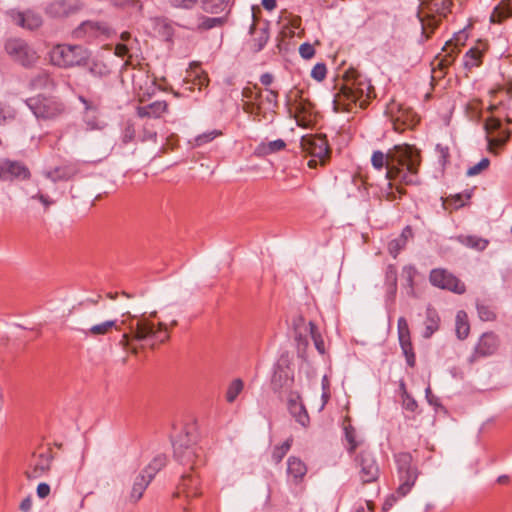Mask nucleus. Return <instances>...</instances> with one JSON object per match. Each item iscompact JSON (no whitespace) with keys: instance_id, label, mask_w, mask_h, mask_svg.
Listing matches in <instances>:
<instances>
[{"instance_id":"obj_1","label":"nucleus","mask_w":512,"mask_h":512,"mask_svg":"<svg viewBox=\"0 0 512 512\" xmlns=\"http://www.w3.org/2000/svg\"><path fill=\"white\" fill-rule=\"evenodd\" d=\"M371 163L377 170L386 168V179L397 180L407 185L420 184L418 171L421 164L420 151L413 145L399 144L385 154L380 150L373 152Z\"/></svg>"},{"instance_id":"obj_2","label":"nucleus","mask_w":512,"mask_h":512,"mask_svg":"<svg viewBox=\"0 0 512 512\" xmlns=\"http://www.w3.org/2000/svg\"><path fill=\"white\" fill-rule=\"evenodd\" d=\"M345 83L340 92L333 99L334 110H349L351 104H359L365 108L374 96V88L371 81L354 68L345 72Z\"/></svg>"},{"instance_id":"obj_3","label":"nucleus","mask_w":512,"mask_h":512,"mask_svg":"<svg viewBox=\"0 0 512 512\" xmlns=\"http://www.w3.org/2000/svg\"><path fill=\"white\" fill-rule=\"evenodd\" d=\"M91 52L77 44H56L49 51L50 63L62 69L84 67Z\"/></svg>"},{"instance_id":"obj_4","label":"nucleus","mask_w":512,"mask_h":512,"mask_svg":"<svg viewBox=\"0 0 512 512\" xmlns=\"http://www.w3.org/2000/svg\"><path fill=\"white\" fill-rule=\"evenodd\" d=\"M193 427L186 428L176 440L172 442L174 458L182 465L190 466L192 470L202 464L200 448L196 445V435L191 431Z\"/></svg>"},{"instance_id":"obj_5","label":"nucleus","mask_w":512,"mask_h":512,"mask_svg":"<svg viewBox=\"0 0 512 512\" xmlns=\"http://www.w3.org/2000/svg\"><path fill=\"white\" fill-rule=\"evenodd\" d=\"M129 329L133 339L137 341L158 340L164 343L170 338L165 323L159 322L156 328L155 324L146 318L139 319L135 325L130 324Z\"/></svg>"},{"instance_id":"obj_6","label":"nucleus","mask_w":512,"mask_h":512,"mask_svg":"<svg viewBox=\"0 0 512 512\" xmlns=\"http://www.w3.org/2000/svg\"><path fill=\"white\" fill-rule=\"evenodd\" d=\"M300 145L303 152L313 157L308 162L310 168H315L318 162L324 165L329 158L330 148L325 135H305Z\"/></svg>"},{"instance_id":"obj_7","label":"nucleus","mask_w":512,"mask_h":512,"mask_svg":"<svg viewBox=\"0 0 512 512\" xmlns=\"http://www.w3.org/2000/svg\"><path fill=\"white\" fill-rule=\"evenodd\" d=\"M26 104L36 118L50 120L64 111V105L52 96L37 95L26 100Z\"/></svg>"},{"instance_id":"obj_8","label":"nucleus","mask_w":512,"mask_h":512,"mask_svg":"<svg viewBox=\"0 0 512 512\" xmlns=\"http://www.w3.org/2000/svg\"><path fill=\"white\" fill-rule=\"evenodd\" d=\"M5 51L14 62L25 68L34 66L39 59L35 49L20 38L8 39L5 43Z\"/></svg>"},{"instance_id":"obj_9","label":"nucleus","mask_w":512,"mask_h":512,"mask_svg":"<svg viewBox=\"0 0 512 512\" xmlns=\"http://www.w3.org/2000/svg\"><path fill=\"white\" fill-rule=\"evenodd\" d=\"M397 464L400 485L397 488L399 496H406L414 486L418 471L412 465V456L409 453H399L395 457Z\"/></svg>"},{"instance_id":"obj_10","label":"nucleus","mask_w":512,"mask_h":512,"mask_svg":"<svg viewBox=\"0 0 512 512\" xmlns=\"http://www.w3.org/2000/svg\"><path fill=\"white\" fill-rule=\"evenodd\" d=\"M30 176L29 168L22 161L0 158V181H24Z\"/></svg>"},{"instance_id":"obj_11","label":"nucleus","mask_w":512,"mask_h":512,"mask_svg":"<svg viewBox=\"0 0 512 512\" xmlns=\"http://www.w3.org/2000/svg\"><path fill=\"white\" fill-rule=\"evenodd\" d=\"M359 467V476L363 484L375 482L380 474L378 463L369 451H361L356 459Z\"/></svg>"},{"instance_id":"obj_12","label":"nucleus","mask_w":512,"mask_h":512,"mask_svg":"<svg viewBox=\"0 0 512 512\" xmlns=\"http://www.w3.org/2000/svg\"><path fill=\"white\" fill-rule=\"evenodd\" d=\"M429 280L433 286L446 289L457 294L465 292V284L445 269H433Z\"/></svg>"},{"instance_id":"obj_13","label":"nucleus","mask_w":512,"mask_h":512,"mask_svg":"<svg viewBox=\"0 0 512 512\" xmlns=\"http://www.w3.org/2000/svg\"><path fill=\"white\" fill-rule=\"evenodd\" d=\"M110 33L109 26L104 22L84 21L76 29L73 30L72 36L75 39L92 40L101 35Z\"/></svg>"},{"instance_id":"obj_14","label":"nucleus","mask_w":512,"mask_h":512,"mask_svg":"<svg viewBox=\"0 0 512 512\" xmlns=\"http://www.w3.org/2000/svg\"><path fill=\"white\" fill-rule=\"evenodd\" d=\"M80 8L79 0H53L47 5L45 11L52 18H62L77 12Z\"/></svg>"},{"instance_id":"obj_15","label":"nucleus","mask_w":512,"mask_h":512,"mask_svg":"<svg viewBox=\"0 0 512 512\" xmlns=\"http://www.w3.org/2000/svg\"><path fill=\"white\" fill-rule=\"evenodd\" d=\"M499 346L498 336L493 332H486L480 337L473 355L471 362L475 361L478 357H486L494 354Z\"/></svg>"},{"instance_id":"obj_16","label":"nucleus","mask_w":512,"mask_h":512,"mask_svg":"<svg viewBox=\"0 0 512 512\" xmlns=\"http://www.w3.org/2000/svg\"><path fill=\"white\" fill-rule=\"evenodd\" d=\"M79 172L78 166L75 163H68L62 166L55 167L52 170L43 172V175L50 179L52 182L68 181L75 177Z\"/></svg>"},{"instance_id":"obj_17","label":"nucleus","mask_w":512,"mask_h":512,"mask_svg":"<svg viewBox=\"0 0 512 512\" xmlns=\"http://www.w3.org/2000/svg\"><path fill=\"white\" fill-rule=\"evenodd\" d=\"M13 20L18 26L29 30L37 29L42 24L41 16L33 11L17 12Z\"/></svg>"},{"instance_id":"obj_18","label":"nucleus","mask_w":512,"mask_h":512,"mask_svg":"<svg viewBox=\"0 0 512 512\" xmlns=\"http://www.w3.org/2000/svg\"><path fill=\"white\" fill-rule=\"evenodd\" d=\"M52 458L53 457L50 452L40 454L33 467L26 471V477L28 479H37L41 477L50 469Z\"/></svg>"},{"instance_id":"obj_19","label":"nucleus","mask_w":512,"mask_h":512,"mask_svg":"<svg viewBox=\"0 0 512 512\" xmlns=\"http://www.w3.org/2000/svg\"><path fill=\"white\" fill-rule=\"evenodd\" d=\"M198 485L199 479L197 476L184 473L181 477V482L178 486L176 495L184 493L186 497H196L200 494L198 491Z\"/></svg>"},{"instance_id":"obj_20","label":"nucleus","mask_w":512,"mask_h":512,"mask_svg":"<svg viewBox=\"0 0 512 512\" xmlns=\"http://www.w3.org/2000/svg\"><path fill=\"white\" fill-rule=\"evenodd\" d=\"M151 481L152 480L142 472L137 475L134 479L133 486L129 494V501L131 503H137L142 498Z\"/></svg>"},{"instance_id":"obj_21","label":"nucleus","mask_w":512,"mask_h":512,"mask_svg":"<svg viewBox=\"0 0 512 512\" xmlns=\"http://www.w3.org/2000/svg\"><path fill=\"white\" fill-rule=\"evenodd\" d=\"M168 108V104L166 101H155L145 106H140L137 108V114L139 117H160L164 112H166Z\"/></svg>"},{"instance_id":"obj_22","label":"nucleus","mask_w":512,"mask_h":512,"mask_svg":"<svg viewBox=\"0 0 512 512\" xmlns=\"http://www.w3.org/2000/svg\"><path fill=\"white\" fill-rule=\"evenodd\" d=\"M440 317L437 311L428 306L426 309V319L424 322L425 329L422 336L425 339H429L439 329Z\"/></svg>"},{"instance_id":"obj_23","label":"nucleus","mask_w":512,"mask_h":512,"mask_svg":"<svg viewBox=\"0 0 512 512\" xmlns=\"http://www.w3.org/2000/svg\"><path fill=\"white\" fill-rule=\"evenodd\" d=\"M512 17V0H501L494 8L490 21L492 23H502L504 20Z\"/></svg>"},{"instance_id":"obj_24","label":"nucleus","mask_w":512,"mask_h":512,"mask_svg":"<svg viewBox=\"0 0 512 512\" xmlns=\"http://www.w3.org/2000/svg\"><path fill=\"white\" fill-rule=\"evenodd\" d=\"M112 328L118 330L117 320H106L104 322L90 326L87 329H81V332L86 336H100L108 334Z\"/></svg>"},{"instance_id":"obj_25","label":"nucleus","mask_w":512,"mask_h":512,"mask_svg":"<svg viewBox=\"0 0 512 512\" xmlns=\"http://www.w3.org/2000/svg\"><path fill=\"white\" fill-rule=\"evenodd\" d=\"M288 408L292 416L296 419V421L302 426H307L309 423V416L304 407V405L298 402L297 399H290L288 403Z\"/></svg>"},{"instance_id":"obj_26","label":"nucleus","mask_w":512,"mask_h":512,"mask_svg":"<svg viewBox=\"0 0 512 512\" xmlns=\"http://www.w3.org/2000/svg\"><path fill=\"white\" fill-rule=\"evenodd\" d=\"M287 465V472L294 478L295 482L301 481L306 475V465L299 458L289 457Z\"/></svg>"},{"instance_id":"obj_27","label":"nucleus","mask_w":512,"mask_h":512,"mask_svg":"<svg viewBox=\"0 0 512 512\" xmlns=\"http://www.w3.org/2000/svg\"><path fill=\"white\" fill-rule=\"evenodd\" d=\"M84 67H87L90 75L96 78H105L110 74L108 66L99 59H91L89 57L88 63Z\"/></svg>"},{"instance_id":"obj_28","label":"nucleus","mask_w":512,"mask_h":512,"mask_svg":"<svg viewBox=\"0 0 512 512\" xmlns=\"http://www.w3.org/2000/svg\"><path fill=\"white\" fill-rule=\"evenodd\" d=\"M29 85L32 89L41 90L50 88L54 84L49 72L41 70L31 78Z\"/></svg>"},{"instance_id":"obj_29","label":"nucleus","mask_w":512,"mask_h":512,"mask_svg":"<svg viewBox=\"0 0 512 512\" xmlns=\"http://www.w3.org/2000/svg\"><path fill=\"white\" fill-rule=\"evenodd\" d=\"M385 284L387 286V296L394 299L397 292V269L395 265L390 264L385 271Z\"/></svg>"},{"instance_id":"obj_30","label":"nucleus","mask_w":512,"mask_h":512,"mask_svg":"<svg viewBox=\"0 0 512 512\" xmlns=\"http://www.w3.org/2000/svg\"><path fill=\"white\" fill-rule=\"evenodd\" d=\"M417 18L421 23L422 35L428 39L430 37V33H432L437 28L439 19H436V17L433 15L423 16L421 10H418Z\"/></svg>"},{"instance_id":"obj_31","label":"nucleus","mask_w":512,"mask_h":512,"mask_svg":"<svg viewBox=\"0 0 512 512\" xmlns=\"http://www.w3.org/2000/svg\"><path fill=\"white\" fill-rule=\"evenodd\" d=\"M167 457L165 454H159L142 470L149 479L153 480L155 475L166 465Z\"/></svg>"},{"instance_id":"obj_32","label":"nucleus","mask_w":512,"mask_h":512,"mask_svg":"<svg viewBox=\"0 0 512 512\" xmlns=\"http://www.w3.org/2000/svg\"><path fill=\"white\" fill-rule=\"evenodd\" d=\"M453 61L454 58L451 52H448L444 56H436L435 60L432 62L433 73L436 74L439 71V77H442L445 74V70L453 63Z\"/></svg>"},{"instance_id":"obj_33","label":"nucleus","mask_w":512,"mask_h":512,"mask_svg":"<svg viewBox=\"0 0 512 512\" xmlns=\"http://www.w3.org/2000/svg\"><path fill=\"white\" fill-rule=\"evenodd\" d=\"M470 331V326L467 320V314L460 310L456 315V335L459 339H465Z\"/></svg>"},{"instance_id":"obj_34","label":"nucleus","mask_w":512,"mask_h":512,"mask_svg":"<svg viewBox=\"0 0 512 512\" xmlns=\"http://www.w3.org/2000/svg\"><path fill=\"white\" fill-rule=\"evenodd\" d=\"M449 0H427L422 1L421 5L425 6L431 13H437L439 15H445L450 7Z\"/></svg>"},{"instance_id":"obj_35","label":"nucleus","mask_w":512,"mask_h":512,"mask_svg":"<svg viewBox=\"0 0 512 512\" xmlns=\"http://www.w3.org/2000/svg\"><path fill=\"white\" fill-rule=\"evenodd\" d=\"M229 0H202L203 10L207 13L218 14L228 6Z\"/></svg>"},{"instance_id":"obj_36","label":"nucleus","mask_w":512,"mask_h":512,"mask_svg":"<svg viewBox=\"0 0 512 512\" xmlns=\"http://www.w3.org/2000/svg\"><path fill=\"white\" fill-rule=\"evenodd\" d=\"M460 240L464 245L477 251L485 250L489 244L488 240L478 236H462L460 237Z\"/></svg>"},{"instance_id":"obj_37","label":"nucleus","mask_w":512,"mask_h":512,"mask_svg":"<svg viewBox=\"0 0 512 512\" xmlns=\"http://www.w3.org/2000/svg\"><path fill=\"white\" fill-rule=\"evenodd\" d=\"M399 343H400L401 349L403 351V354L406 358V362H407L408 366L414 367L415 366V353L413 352L411 337L399 339Z\"/></svg>"},{"instance_id":"obj_38","label":"nucleus","mask_w":512,"mask_h":512,"mask_svg":"<svg viewBox=\"0 0 512 512\" xmlns=\"http://www.w3.org/2000/svg\"><path fill=\"white\" fill-rule=\"evenodd\" d=\"M243 382L241 379H235L231 382L229 385L227 392H226V400L229 403H232L235 401L237 396L241 393L243 390Z\"/></svg>"},{"instance_id":"obj_39","label":"nucleus","mask_w":512,"mask_h":512,"mask_svg":"<svg viewBox=\"0 0 512 512\" xmlns=\"http://www.w3.org/2000/svg\"><path fill=\"white\" fill-rule=\"evenodd\" d=\"M291 445H292V439H287L280 446L274 447L273 452H272V460L276 464L280 463L282 461V459L285 457V455L287 454V452L289 451Z\"/></svg>"},{"instance_id":"obj_40","label":"nucleus","mask_w":512,"mask_h":512,"mask_svg":"<svg viewBox=\"0 0 512 512\" xmlns=\"http://www.w3.org/2000/svg\"><path fill=\"white\" fill-rule=\"evenodd\" d=\"M309 328H310V335H311V338L314 342V345H315V348L317 349V351L320 353V354H324L325 353V346H324V341H323V338L321 336V334L319 333L316 325L313 323V322H309Z\"/></svg>"},{"instance_id":"obj_41","label":"nucleus","mask_w":512,"mask_h":512,"mask_svg":"<svg viewBox=\"0 0 512 512\" xmlns=\"http://www.w3.org/2000/svg\"><path fill=\"white\" fill-rule=\"evenodd\" d=\"M478 316L482 321H493L496 318V314L491 306L481 302L476 303Z\"/></svg>"},{"instance_id":"obj_42","label":"nucleus","mask_w":512,"mask_h":512,"mask_svg":"<svg viewBox=\"0 0 512 512\" xmlns=\"http://www.w3.org/2000/svg\"><path fill=\"white\" fill-rule=\"evenodd\" d=\"M286 147V143L282 139L270 141L268 143H262L259 146L261 152L265 154H271L283 150Z\"/></svg>"},{"instance_id":"obj_43","label":"nucleus","mask_w":512,"mask_h":512,"mask_svg":"<svg viewBox=\"0 0 512 512\" xmlns=\"http://www.w3.org/2000/svg\"><path fill=\"white\" fill-rule=\"evenodd\" d=\"M224 22L222 17H202L197 24L199 30H209L217 26H221Z\"/></svg>"},{"instance_id":"obj_44","label":"nucleus","mask_w":512,"mask_h":512,"mask_svg":"<svg viewBox=\"0 0 512 512\" xmlns=\"http://www.w3.org/2000/svg\"><path fill=\"white\" fill-rule=\"evenodd\" d=\"M480 52L477 49H470L464 56V66L468 69L479 65Z\"/></svg>"},{"instance_id":"obj_45","label":"nucleus","mask_w":512,"mask_h":512,"mask_svg":"<svg viewBox=\"0 0 512 512\" xmlns=\"http://www.w3.org/2000/svg\"><path fill=\"white\" fill-rule=\"evenodd\" d=\"M220 134L221 132L218 130H212L206 133H202L195 138V146H202L208 142H211Z\"/></svg>"},{"instance_id":"obj_46","label":"nucleus","mask_w":512,"mask_h":512,"mask_svg":"<svg viewBox=\"0 0 512 512\" xmlns=\"http://www.w3.org/2000/svg\"><path fill=\"white\" fill-rule=\"evenodd\" d=\"M509 138H510V132L508 130L500 129L498 137L488 138V144L490 147H492V146L501 147L507 143Z\"/></svg>"},{"instance_id":"obj_47","label":"nucleus","mask_w":512,"mask_h":512,"mask_svg":"<svg viewBox=\"0 0 512 512\" xmlns=\"http://www.w3.org/2000/svg\"><path fill=\"white\" fill-rule=\"evenodd\" d=\"M489 165H490V160L488 158H482L479 163L470 167L467 170L466 175L469 177L476 176V175L480 174L483 170L487 169L489 167Z\"/></svg>"},{"instance_id":"obj_48","label":"nucleus","mask_w":512,"mask_h":512,"mask_svg":"<svg viewBox=\"0 0 512 512\" xmlns=\"http://www.w3.org/2000/svg\"><path fill=\"white\" fill-rule=\"evenodd\" d=\"M401 388L403 389V407L408 411L414 412L418 407L416 400L407 393L404 383H401Z\"/></svg>"},{"instance_id":"obj_49","label":"nucleus","mask_w":512,"mask_h":512,"mask_svg":"<svg viewBox=\"0 0 512 512\" xmlns=\"http://www.w3.org/2000/svg\"><path fill=\"white\" fill-rule=\"evenodd\" d=\"M287 380H288V377L284 370L279 369V370L275 371L274 375L272 377V386H273L274 390L281 389L284 385L283 381L286 382Z\"/></svg>"},{"instance_id":"obj_50","label":"nucleus","mask_w":512,"mask_h":512,"mask_svg":"<svg viewBox=\"0 0 512 512\" xmlns=\"http://www.w3.org/2000/svg\"><path fill=\"white\" fill-rule=\"evenodd\" d=\"M269 39L267 28H263L260 31V35L254 39V51L259 52L261 51L264 46L266 45L267 41Z\"/></svg>"},{"instance_id":"obj_51","label":"nucleus","mask_w":512,"mask_h":512,"mask_svg":"<svg viewBox=\"0 0 512 512\" xmlns=\"http://www.w3.org/2000/svg\"><path fill=\"white\" fill-rule=\"evenodd\" d=\"M406 246V244L403 242L402 239H399L398 237L391 240L388 244V251L389 253L396 258L399 252Z\"/></svg>"},{"instance_id":"obj_52","label":"nucleus","mask_w":512,"mask_h":512,"mask_svg":"<svg viewBox=\"0 0 512 512\" xmlns=\"http://www.w3.org/2000/svg\"><path fill=\"white\" fill-rule=\"evenodd\" d=\"M327 73V68L324 63H317L311 71V77L317 81H322L325 79Z\"/></svg>"},{"instance_id":"obj_53","label":"nucleus","mask_w":512,"mask_h":512,"mask_svg":"<svg viewBox=\"0 0 512 512\" xmlns=\"http://www.w3.org/2000/svg\"><path fill=\"white\" fill-rule=\"evenodd\" d=\"M397 330H398V338H409L410 330L408 326V322L404 317H400L397 322Z\"/></svg>"},{"instance_id":"obj_54","label":"nucleus","mask_w":512,"mask_h":512,"mask_svg":"<svg viewBox=\"0 0 512 512\" xmlns=\"http://www.w3.org/2000/svg\"><path fill=\"white\" fill-rule=\"evenodd\" d=\"M344 431H345V437H346V440L349 442L350 444V451H353L356 449L357 447V442L355 440V429L352 425H346L344 427Z\"/></svg>"},{"instance_id":"obj_55","label":"nucleus","mask_w":512,"mask_h":512,"mask_svg":"<svg viewBox=\"0 0 512 512\" xmlns=\"http://www.w3.org/2000/svg\"><path fill=\"white\" fill-rule=\"evenodd\" d=\"M403 274L405 276L407 285L411 288V292H413V284H414V277L416 275V269L411 265L405 266L403 268Z\"/></svg>"},{"instance_id":"obj_56","label":"nucleus","mask_w":512,"mask_h":512,"mask_svg":"<svg viewBox=\"0 0 512 512\" xmlns=\"http://www.w3.org/2000/svg\"><path fill=\"white\" fill-rule=\"evenodd\" d=\"M299 54L304 59H311L315 55V49L310 43H303L299 47Z\"/></svg>"},{"instance_id":"obj_57","label":"nucleus","mask_w":512,"mask_h":512,"mask_svg":"<svg viewBox=\"0 0 512 512\" xmlns=\"http://www.w3.org/2000/svg\"><path fill=\"white\" fill-rule=\"evenodd\" d=\"M15 117V110L9 107H4L0 103V125L3 124L8 119H13Z\"/></svg>"},{"instance_id":"obj_58","label":"nucleus","mask_w":512,"mask_h":512,"mask_svg":"<svg viewBox=\"0 0 512 512\" xmlns=\"http://www.w3.org/2000/svg\"><path fill=\"white\" fill-rule=\"evenodd\" d=\"M198 0H169L170 4L176 8L190 9Z\"/></svg>"},{"instance_id":"obj_59","label":"nucleus","mask_w":512,"mask_h":512,"mask_svg":"<svg viewBox=\"0 0 512 512\" xmlns=\"http://www.w3.org/2000/svg\"><path fill=\"white\" fill-rule=\"evenodd\" d=\"M156 138H157V133L155 130L151 129L148 124H145L144 125V128H143V136H142V140L143 141H156Z\"/></svg>"},{"instance_id":"obj_60","label":"nucleus","mask_w":512,"mask_h":512,"mask_svg":"<svg viewBox=\"0 0 512 512\" xmlns=\"http://www.w3.org/2000/svg\"><path fill=\"white\" fill-rule=\"evenodd\" d=\"M295 340L297 341L298 351L305 350L308 345L307 338L302 334L301 330L295 331Z\"/></svg>"},{"instance_id":"obj_61","label":"nucleus","mask_w":512,"mask_h":512,"mask_svg":"<svg viewBox=\"0 0 512 512\" xmlns=\"http://www.w3.org/2000/svg\"><path fill=\"white\" fill-rule=\"evenodd\" d=\"M267 96L265 98L266 102L273 105L274 108H277L279 106L278 103V92L272 89H267Z\"/></svg>"},{"instance_id":"obj_62","label":"nucleus","mask_w":512,"mask_h":512,"mask_svg":"<svg viewBox=\"0 0 512 512\" xmlns=\"http://www.w3.org/2000/svg\"><path fill=\"white\" fill-rule=\"evenodd\" d=\"M400 497L401 496H399L397 493H396V495L392 494L389 497H387V499L385 500V502L383 503V506H382L383 511L384 512L389 511L393 507V505L396 503L398 498H400Z\"/></svg>"},{"instance_id":"obj_63","label":"nucleus","mask_w":512,"mask_h":512,"mask_svg":"<svg viewBox=\"0 0 512 512\" xmlns=\"http://www.w3.org/2000/svg\"><path fill=\"white\" fill-rule=\"evenodd\" d=\"M31 198L38 199L45 206L46 209H48L53 204V200H51L48 196L40 192L36 193Z\"/></svg>"},{"instance_id":"obj_64","label":"nucleus","mask_w":512,"mask_h":512,"mask_svg":"<svg viewBox=\"0 0 512 512\" xmlns=\"http://www.w3.org/2000/svg\"><path fill=\"white\" fill-rule=\"evenodd\" d=\"M50 493V486L47 483H40L37 486V495L39 498H45Z\"/></svg>"}]
</instances>
